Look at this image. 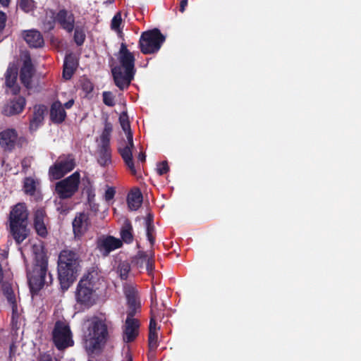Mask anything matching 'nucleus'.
Segmentation results:
<instances>
[{
    "label": "nucleus",
    "instance_id": "f257e3e1",
    "mask_svg": "<svg viewBox=\"0 0 361 361\" xmlns=\"http://www.w3.org/2000/svg\"><path fill=\"white\" fill-rule=\"evenodd\" d=\"M80 256L76 252L65 249L62 250L58 259L59 279L61 288L67 290L75 281L80 267Z\"/></svg>",
    "mask_w": 361,
    "mask_h": 361
},
{
    "label": "nucleus",
    "instance_id": "2f4dec72",
    "mask_svg": "<svg viewBox=\"0 0 361 361\" xmlns=\"http://www.w3.org/2000/svg\"><path fill=\"white\" fill-rule=\"evenodd\" d=\"M130 270V266L127 262H121L118 267V272L121 279H126Z\"/></svg>",
    "mask_w": 361,
    "mask_h": 361
},
{
    "label": "nucleus",
    "instance_id": "f704fd0d",
    "mask_svg": "<svg viewBox=\"0 0 361 361\" xmlns=\"http://www.w3.org/2000/svg\"><path fill=\"white\" fill-rule=\"evenodd\" d=\"M119 121H120L121 126L123 131L126 133V135H128V133H132V132L130 130V128L128 118L126 113H123L120 115Z\"/></svg>",
    "mask_w": 361,
    "mask_h": 361
},
{
    "label": "nucleus",
    "instance_id": "aec40b11",
    "mask_svg": "<svg viewBox=\"0 0 361 361\" xmlns=\"http://www.w3.org/2000/svg\"><path fill=\"white\" fill-rule=\"evenodd\" d=\"M63 29L68 32H71L74 28V18L72 13L65 10L60 11L56 17V19Z\"/></svg>",
    "mask_w": 361,
    "mask_h": 361
},
{
    "label": "nucleus",
    "instance_id": "864d4df0",
    "mask_svg": "<svg viewBox=\"0 0 361 361\" xmlns=\"http://www.w3.org/2000/svg\"><path fill=\"white\" fill-rule=\"evenodd\" d=\"M138 159L140 160L141 161H144L145 160V153L140 152L138 154Z\"/></svg>",
    "mask_w": 361,
    "mask_h": 361
},
{
    "label": "nucleus",
    "instance_id": "423d86ee",
    "mask_svg": "<svg viewBox=\"0 0 361 361\" xmlns=\"http://www.w3.org/2000/svg\"><path fill=\"white\" fill-rule=\"evenodd\" d=\"M75 298L78 303L85 307H90L95 302V294L92 276H84L78 283Z\"/></svg>",
    "mask_w": 361,
    "mask_h": 361
},
{
    "label": "nucleus",
    "instance_id": "c85d7f7f",
    "mask_svg": "<svg viewBox=\"0 0 361 361\" xmlns=\"http://www.w3.org/2000/svg\"><path fill=\"white\" fill-rule=\"evenodd\" d=\"M4 293L7 300L12 305L13 313L16 314L18 312V308L16 305V296L13 294L12 289L8 286H5L4 288Z\"/></svg>",
    "mask_w": 361,
    "mask_h": 361
},
{
    "label": "nucleus",
    "instance_id": "58836bf2",
    "mask_svg": "<svg viewBox=\"0 0 361 361\" xmlns=\"http://www.w3.org/2000/svg\"><path fill=\"white\" fill-rule=\"evenodd\" d=\"M74 39L77 44L80 45L83 43L85 39V34L82 31L76 29L75 30Z\"/></svg>",
    "mask_w": 361,
    "mask_h": 361
},
{
    "label": "nucleus",
    "instance_id": "a211bd4d",
    "mask_svg": "<svg viewBox=\"0 0 361 361\" xmlns=\"http://www.w3.org/2000/svg\"><path fill=\"white\" fill-rule=\"evenodd\" d=\"M25 100L23 97H18L7 102L3 107L2 113L5 116H13L20 114L24 109Z\"/></svg>",
    "mask_w": 361,
    "mask_h": 361
},
{
    "label": "nucleus",
    "instance_id": "393cba45",
    "mask_svg": "<svg viewBox=\"0 0 361 361\" xmlns=\"http://www.w3.org/2000/svg\"><path fill=\"white\" fill-rule=\"evenodd\" d=\"M46 110L44 105H37L34 107L33 116L30 121V129L32 130H35L42 124Z\"/></svg>",
    "mask_w": 361,
    "mask_h": 361
},
{
    "label": "nucleus",
    "instance_id": "72a5a7b5",
    "mask_svg": "<svg viewBox=\"0 0 361 361\" xmlns=\"http://www.w3.org/2000/svg\"><path fill=\"white\" fill-rule=\"evenodd\" d=\"M19 7L25 12L28 13L34 10L35 3L33 0H20Z\"/></svg>",
    "mask_w": 361,
    "mask_h": 361
},
{
    "label": "nucleus",
    "instance_id": "a19ab883",
    "mask_svg": "<svg viewBox=\"0 0 361 361\" xmlns=\"http://www.w3.org/2000/svg\"><path fill=\"white\" fill-rule=\"evenodd\" d=\"M145 264L147 270L149 271V273H150L153 269L152 260L149 257L145 259Z\"/></svg>",
    "mask_w": 361,
    "mask_h": 361
},
{
    "label": "nucleus",
    "instance_id": "c03bdc74",
    "mask_svg": "<svg viewBox=\"0 0 361 361\" xmlns=\"http://www.w3.org/2000/svg\"><path fill=\"white\" fill-rule=\"evenodd\" d=\"M6 20V15L4 12L0 11V31L4 27Z\"/></svg>",
    "mask_w": 361,
    "mask_h": 361
},
{
    "label": "nucleus",
    "instance_id": "20e7f679",
    "mask_svg": "<svg viewBox=\"0 0 361 361\" xmlns=\"http://www.w3.org/2000/svg\"><path fill=\"white\" fill-rule=\"evenodd\" d=\"M29 212L24 203H18L13 206L9 214V226L11 233L16 242L20 244L28 235L27 219Z\"/></svg>",
    "mask_w": 361,
    "mask_h": 361
},
{
    "label": "nucleus",
    "instance_id": "79ce46f5",
    "mask_svg": "<svg viewBox=\"0 0 361 361\" xmlns=\"http://www.w3.org/2000/svg\"><path fill=\"white\" fill-rule=\"evenodd\" d=\"M115 194V191L113 188H108L105 192V198L106 200H111Z\"/></svg>",
    "mask_w": 361,
    "mask_h": 361
},
{
    "label": "nucleus",
    "instance_id": "2eb2a0df",
    "mask_svg": "<svg viewBox=\"0 0 361 361\" xmlns=\"http://www.w3.org/2000/svg\"><path fill=\"white\" fill-rule=\"evenodd\" d=\"M127 144L123 148H120L119 152L121 153V155L122 158L123 159L126 165L129 167L130 171L135 173V169L134 166V163L133 161V154H132V149L134 147L133 140V134L128 133V135H127Z\"/></svg>",
    "mask_w": 361,
    "mask_h": 361
},
{
    "label": "nucleus",
    "instance_id": "412c9836",
    "mask_svg": "<svg viewBox=\"0 0 361 361\" xmlns=\"http://www.w3.org/2000/svg\"><path fill=\"white\" fill-rule=\"evenodd\" d=\"M124 292L127 298L128 310L137 311L140 307V302L137 299V292L130 285L124 287Z\"/></svg>",
    "mask_w": 361,
    "mask_h": 361
},
{
    "label": "nucleus",
    "instance_id": "473e14b6",
    "mask_svg": "<svg viewBox=\"0 0 361 361\" xmlns=\"http://www.w3.org/2000/svg\"><path fill=\"white\" fill-rule=\"evenodd\" d=\"M36 183L31 178H26L24 180V190L27 194L32 195L35 190Z\"/></svg>",
    "mask_w": 361,
    "mask_h": 361
},
{
    "label": "nucleus",
    "instance_id": "8fccbe9b",
    "mask_svg": "<svg viewBox=\"0 0 361 361\" xmlns=\"http://www.w3.org/2000/svg\"><path fill=\"white\" fill-rule=\"evenodd\" d=\"M187 4H188V1L187 0H182L181 1L180 11L182 13L185 11V7L187 6Z\"/></svg>",
    "mask_w": 361,
    "mask_h": 361
},
{
    "label": "nucleus",
    "instance_id": "1a4fd4ad",
    "mask_svg": "<svg viewBox=\"0 0 361 361\" xmlns=\"http://www.w3.org/2000/svg\"><path fill=\"white\" fill-rule=\"evenodd\" d=\"M53 341L59 350H63L73 344L69 326L64 322H56L53 330Z\"/></svg>",
    "mask_w": 361,
    "mask_h": 361
},
{
    "label": "nucleus",
    "instance_id": "a18cd8bd",
    "mask_svg": "<svg viewBox=\"0 0 361 361\" xmlns=\"http://www.w3.org/2000/svg\"><path fill=\"white\" fill-rule=\"evenodd\" d=\"M47 15H49V13H47ZM49 17L50 20L48 21L49 28L51 29L53 27V23L54 22L56 17L54 16V13L52 11H49Z\"/></svg>",
    "mask_w": 361,
    "mask_h": 361
},
{
    "label": "nucleus",
    "instance_id": "0eeeda50",
    "mask_svg": "<svg viewBox=\"0 0 361 361\" xmlns=\"http://www.w3.org/2000/svg\"><path fill=\"white\" fill-rule=\"evenodd\" d=\"M165 41V37L158 29H154L142 34L140 39V47L143 54L157 52Z\"/></svg>",
    "mask_w": 361,
    "mask_h": 361
},
{
    "label": "nucleus",
    "instance_id": "f8f14e48",
    "mask_svg": "<svg viewBox=\"0 0 361 361\" xmlns=\"http://www.w3.org/2000/svg\"><path fill=\"white\" fill-rule=\"evenodd\" d=\"M137 311L128 310V315L123 325V341L126 343L133 341L138 335L140 323L134 318Z\"/></svg>",
    "mask_w": 361,
    "mask_h": 361
},
{
    "label": "nucleus",
    "instance_id": "39448f33",
    "mask_svg": "<svg viewBox=\"0 0 361 361\" xmlns=\"http://www.w3.org/2000/svg\"><path fill=\"white\" fill-rule=\"evenodd\" d=\"M35 266L32 274L29 276L30 288L33 291L39 290L48 281L46 279L47 271V258L40 245H33Z\"/></svg>",
    "mask_w": 361,
    "mask_h": 361
},
{
    "label": "nucleus",
    "instance_id": "49530a36",
    "mask_svg": "<svg viewBox=\"0 0 361 361\" xmlns=\"http://www.w3.org/2000/svg\"><path fill=\"white\" fill-rule=\"evenodd\" d=\"M89 205L91 210L94 212H97L98 211V204H95L91 199H89Z\"/></svg>",
    "mask_w": 361,
    "mask_h": 361
},
{
    "label": "nucleus",
    "instance_id": "6e6d98bb",
    "mask_svg": "<svg viewBox=\"0 0 361 361\" xmlns=\"http://www.w3.org/2000/svg\"><path fill=\"white\" fill-rule=\"evenodd\" d=\"M128 361H133L132 357L130 356L128 357Z\"/></svg>",
    "mask_w": 361,
    "mask_h": 361
},
{
    "label": "nucleus",
    "instance_id": "f3484780",
    "mask_svg": "<svg viewBox=\"0 0 361 361\" xmlns=\"http://www.w3.org/2000/svg\"><path fill=\"white\" fill-rule=\"evenodd\" d=\"M18 134L14 129H7L0 133V145L5 150H11L13 149Z\"/></svg>",
    "mask_w": 361,
    "mask_h": 361
},
{
    "label": "nucleus",
    "instance_id": "c9c22d12",
    "mask_svg": "<svg viewBox=\"0 0 361 361\" xmlns=\"http://www.w3.org/2000/svg\"><path fill=\"white\" fill-rule=\"evenodd\" d=\"M158 334L157 331H149V348L154 350L157 346Z\"/></svg>",
    "mask_w": 361,
    "mask_h": 361
},
{
    "label": "nucleus",
    "instance_id": "5701e85b",
    "mask_svg": "<svg viewBox=\"0 0 361 361\" xmlns=\"http://www.w3.org/2000/svg\"><path fill=\"white\" fill-rule=\"evenodd\" d=\"M77 66L78 62L75 56L73 54L67 55L63 64V77L66 80L70 79L75 71Z\"/></svg>",
    "mask_w": 361,
    "mask_h": 361
},
{
    "label": "nucleus",
    "instance_id": "c756f323",
    "mask_svg": "<svg viewBox=\"0 0 361 361\" xmlns=\"http://www.w3.org/2000/svg\"><path fill=\"white\" fill-rule=\"evenodd\" d=\"M112 130V126L110 123H106L104 126V129L102 132V134L100 137L101 140V147H109V140H110V135Z\"/></svg>",
    "mask_w": 361,
    "mask_h": 361
},
{
    "label": "nucleus",
    "instance_id": "f03ea898",
    "mask_svg": "<svg viewBox=\"0 0 361 361\" xmlns=\"http://www.w3.org/2000/svg\"><path fill=\"white\" fill-rule=\"evenodd\" d=\"M107 335L105 324L97 317L87 319L84 323V347L89 353H93L101 348Z\"/></svg>",
    "mask_w": 361,
    "mask_h": 361
},
{
    "label": "nucleus",
    "instance_id": "09e8293b",
    "mask_svg": "<svg viewBox=\"0 0 361 361\" xmlns=\"http://www.w3.org/2000/svg\"><path fill=\"white\" fill-rule=\"evenodd\" d=\"M39 361H53V359L49 355H44L40 357Z\"/></svg>",
    "mask_w": 361,
    "mask_h": 361
},
{
    "label": "nucleus",
    "instance_id": "37998d69",
    "mask_svg": "<svg viewBox=\"0 0 361 361\" xmlns=\"http://www.w3.org/2000/svg\"><path fill=\"white\" fill-rule=\"evenodd\" d=\"M147 258H148V257L145 254H144V253L139 254V259L137 261V264L139 267H142L143 264H145V259H147Z\"/></svg>",
    "mask_w": 361,
    "mask_h": 361
},
{
    "label": "nucleus",
    "instance_id": "4468645a",
    "mask_svg": "<svg viewBox=\"0 0 361 361\" xmlns=\"http://www.w3.org/2000/svg\"><path fill=\"white\" fill-rule=\"evenodd\" d=\"M18 68L15 65L9 66L6 73L5 80L7 91L13 94H17L20 92V85L17 82Z\"/></svg>",
    "mask_w": 361,
    "mask_h": 361
},
{
    "label": "nucleus",
    "instance_id": "de8ad7c7",
    "mask_svg": "<svg viewBox=\"0 0 361 361\" xmlns=\"http://www.w3.org/2000/svg\"><path fill=\"white\" fill-rule=\"evenodd\" d=\"M149 331H157V324L154 319H151L149 324Z\"/></svg>",
    "mask_w": 361,
    "mask_h": 361
},
{
    "label": "nucleus",
    "instance_id": "ea45409f",
    "mask_svg": "<svg viewBox=\"0 0 361 361\" xmlns=\"http://www.w3.org/2000/svg\"><path fill=\"white\" fill-rule=\"evenodd\" d=\"M169 170V167L166 161L159 163L157 166V172L159 175H163L167 173Z\"/></svg>",
    "mask_w": 361,
    "mask_h": 361
},
{
    "label": "nucleus",
    "instance_id": "5fc2aeb1",
    "mask_svg": "<svg viewBox=\"0 0 361 361\" xmlns=\"http://www.w3.org/2000/svg\"><path fill=\"white\" fill-rule=\"evenodd\" d=\"M10 0H0V4L3 6H7L9 4Z\"/></svg>",
    "mask_w": 361,
    "mask_h": 361
},
{
    "label": "nucleus",
    "instance_id": "7c9ffc66",
    "mask_svg": "<svg viewBox=\"0 0 361 361\" xmlns=\"http://www.w3.org/2000/svg\"><path fill=\"white\" fill-rule=\"evenodd\" d=\"M153 216L149 214L145 219V226L147 230V236L152 245L154 243V238L152 236V231H154V226L152 225Z\"/></svg>",
    "mask_w": 361,
    "mask_h": 361
},
{
    "label": "nucleus",
    "instance_id": "e433bc0d",
    "mask_svg": "<svg viewBox=\"0 0 361 361\" xmlns=\"http://www.w3.org/2000/svg\"><path fill=\"white\" fill-rule=\"evenodd\" d=\"M103 101L107 106H112L114 105V96L110 92H104L103 93Z\"/></svg>",
    "mask_w": 361,
    "mask_h": 361
},
{
    "label": "nucleus",
    "instance_id": "9d476101",
    "mask_svg": "<svg viewBox=\"0 0 361 361\" xmlns=\"http://www.w3.org/2000/svg\"><path fill=\"white\" fill-rule=\"evenodd\" d=\"M20 61L22 62L20 71V79L21 83L27 89H32L34 86L35 69L32 63L31 58L28 52H21Z\"/></svg>",
    "mask_w": 361,
    "mask_h": 361
},
{
    "label": "nucleus",
    "instance_id": "9b49d317",
    "mask_svg": "<svg viewBox=\"0 0 361 361\" xmlns=\"http://www.w3.org/2000/svg\"><path fill=\"white\" fill-rule=\"evenodd\" d=\"M75 166L71 155H63L59 157L55 164L49 168V173L51 179L58 180L72 171Z\"/></svg>",
    "mask_w": 361,
    "mask_h": 361
},
{
    "label": "nucleus",
    "instance_id": "b1692460",
    "mask_svg": "<svg viewBox=\"0 0 361 361\" xmlns=\"http://www.w3.org/2000/svg\"><path fill=\"white\" fill-rule=\"evenodd\" d=\"M66 116V111L59 102H55L52 104L50 110V117L54 123H61Z\"/></svg>",
    "mask_w": 361,
    "mask_h": 361
},
{
    "label": "nucleus",
    "instance_id": "603ef678",
    "mask_svg": "<svg viewBox=\"0 0 361 361\" xmlns=\"http://www.w3.org/2000/svg\"><path fill=\"white\" fill-rule=\"evenodd\" d=\"M84 88L86 90L87 92H90L92 90V84L90 82H87L86 85H84Z\"/></svg>",
    "mask_w": 361,
    "mask_h": 361
},
{
    "label": "nucleus",
    "instance_id": "7ed1b4c3",
    "mask_svg": "<svg viewBox=\"0 0 361 361\" xmlns=\"http://www.w3.org/2000/svg\"><path fill=\"white\" fill-rule=\"evenodd\" d=\"M120 66L112 69L116 85L121 90L128 87L134 75V56L128 50L125 44H122L119 51Z\"/></svg>",
    "mask_w": 361,
    "mask_h": 361
},
{
    "label": "nucleus",
    "instance_id": "6e6552de",
    "mask_svg": "<svg viewBox=\"0 0 361 361\" xmlns=\"http://www.w3.org/2000/svg\"><path fill=\"white\" fill-rule=\"evenodd\" d=\"M80 176L75 171L70 176L56 183L55 192L61 199L71 197L78 190Z\"/></svg>",
    "mask_w": 361,
    "mask_h": 361
},
{
    "label": "nucleus",
    "instance_id": "6ab92c4d",
    "mask_svg": "<svg viewBox=\"0 0 361 361\" xmlns=\"http://www.w3.org/2000/svg\"><path fill=\"white\" fill-rule=\"evenodd\" d=\"M46 214L44 209H37L34 215V226L38 235L44 237L47 234Z\"/></svg>",
    "mask_w": 361,
    "mask_h": 361
},
{
    "label": "nucleus",
    "instance_id": "a878e982",
    "mask_svg": "<svg viewBox=\"0 0 361 361\" xmlns=\"http://www.w3.org/2000/svg\"><path fill=\"white\" fill-rule=\"evenodd\" d=\"M142 202V195L139 189H135L128 196V204L131 210H137Z\"/></svg>",
    "mask_w": 361,
    "mask_h": 361
},
{
    "label": "nucleus",
    "instance_id": "4be33fe9",
    "mask_svg": "<svg viewBox=\"0 0 361 361\" xmlns=\"http://www.w3.org/2000/svg\"><path fill=\"white\" fill-rule=\"evenodd\" d=\"M25 42L32 47H39L44 44V39L39 32L35 30L25 31L23 34Z\"/></svg>",
    "mask_w": 361,
    "mask_h": 361
},
{
    "label": "nucleus",
    "instance_id": "3c124183",
    "mask_svg": "<svg viewBox=\"0 0 361 361\" xmlns=\"http://www.w3.org/2000/svg\"><path fill=\"white\" fill-rule=\"evenodd\" d=\"M73 103L74 101L73 99H71L64 104V106L66 109H70L73 106Z\"/></svg>",
    "mask_w": 361,
    "mask_h": 361
},
{
    "label": "nucleus",
    "instance_id": "dca6fc26",
    "mask_svg": "<svg viewBox=\"0 0 361 361\" xmlns=\"http://www.w3.org/2000/svg\"><path fill=\"white\" fill-rule=\"evenodd\" d=\"M89 219L86 214H78L73 221V229L75 236H82L89 228Z\"/></svg>",
    "mask_w": 361,
    "mask_h": 361
},
{
    "label": "nucleus",
    "instance_id": "bb28decb",
    "mask_svg": "<svg viewBox=\"0 0 361 361\" xmlns=\"http://www.w3.org/2000/svg\"><path fill=\"white\" fill-rule=\"evenodd\" d=\"M120 233L122 242L124 241L126 243H130L133 241V226L128 220H125Z\"/></svg>",
    "mask_w": 361,
    "mask_h": 361
},
{
    "label": "nucleus",
    "instance_id": "4c0bfd02",
    "mask_svg": "<svg viewBox=\"0 0 361 361\" xmlns=\"http://www.w3.org/2000/svg\"><path fill=\"white\" fill-rule=\"evenodd\" d=\"M122 21L121 15L120 13H117L111 20V28L114 30L118 29Z\"/></svg>",
    "mask_w": 361,
    "mask_h": 361
},
{
    "label": "nucleus",
    "instance_id": "cd10ccee",
    "mask_svg": "<svg viewBox=\"0 0 361 361\" xmlns=\"http://www.w3.org/2000/svg\"><path fill=\"white\" fill-rule=\"evenodd\" d=\"M111 154L109 147H100L99 149L98 162L101 166H106L110 163Z\"/></svg>",
    "mask_w": 361,
    "mask_h": 361
},
{
    "label": "nucleus",
    "instance_id": "ddd939ff",
    "mask_svg": "<svg viewBox=\"0 0 361 361\" xmlns=\"http://www.w3.org/2000/svg\"><path fill=\"white\" fill-rule=\"evenodd\" d=\"M123 242L111 235H102L97 240V249L102 255L106 257L116 249L121 247Z\"/></svg>",
    "mask_w": 361,
    "mask_h": 361
}]
</instances>
